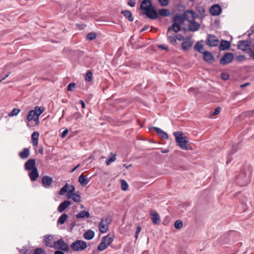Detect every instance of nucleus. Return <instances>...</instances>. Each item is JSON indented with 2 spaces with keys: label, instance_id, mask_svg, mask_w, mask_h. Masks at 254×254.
<instances>
[{
  "label": "nucleus",
  "instance_id": "nucleus-52",
  "mask_svg": "<svg viewBox=\"0 0 254 254\" xmlns=\"http://www.w3.org/2000/svg\"><path fill=\"white\" fill-rule=\"evenodd\" d=\"M222 78L224 80H227L229 78V75L227 73H222L221 74Z\"/></svg>",
  "mask_w": 254,
  "mask_h": 254
},
{
  "label": "nucleus",
  "instance_id": "nucleus-30",
  "mask_svg": "<svg viewBox=\"0 0 254 254\" xmlns=\"http://www.w3.org/2000/svg\"><path fill=\"white\" fill-rule=\"evenodd\" d=\"M76 217L77 218H89L90 214L88 211L85 210L81 211L76 215Z\"/></svg>",
  "mask_w": 254,
  "mask_h": 254
},
{
  "label": "nucleus",
  "instance_id": "nucleus-1",
  "mask_svg": "<svg viewBox=\"0 0 254 254\" xmlns=\"http://www.w3.org/2000/svg\"><path fill=\"white\" fill-rule=\"evenodd\" d=\"M173 135L175 137L176 142L179 147L183 150H188V140L187 137L184 135L183 132H174Z\"/></svg>",
  "mask_w": 254,
  "mask_h": 254
},
{
  "label": "nucleus",
  "instance_id": "nucleus-36",
  "mask_svg": "<svg viewBox=\"0 0 254 254\" xmlns=\"http://www.w3.org/2000/svg\"><path fill=\"white\" fill-rule=\"evenodd\" d=\"M116 156L115 154L113 153H111L110 156L106 161V164L107 165H109L111 163L116 160Z\"/></svg>",
  "mask_w": 254,
  "mask_h": 254
},
{
  "label": "nucleus",
  "instance_id": "nucleus-46",
  "mask_svg": "<svg viewBox=\"0 0 254 254\" xmlns=\"http://www.w3.org/2000/svg\"><path fill=\"white\" fill-rule=\"evenodd\" d=\"M108 247L107 246L105 245V243H103V242H101V243L99 244V245L98 247V250L99 251H103L105 250Z\"/></svg>",
  "mask_w": 254,
  "mask_h": 254
},
{
  "label": "nucleus",
  "instance_id": "nucleus-31",
  "mask_svg": "<svg viewBox=\"0 0 254 254\" xmlns=\"http://www.w3.org/2000/svg\"><path fill=\"white\" fill-rule=\"evenodd\" d=\"M249 177V176H247L246 175H244V174L240 175L237 177V180L238 181L242 180L243 182V185H245L248 182Z\"/></svg>",
  "mask_w": 254,
  "mask_h": 254
},
{
  "label": "nucleus",
  "instance_id": "nucleus-45",
  "mask_svg": "<svg viewBox=\"0 0 254 254\" xmlns=\"http://www.w3.org/2000/svg\"><path fill=\"white\" fill-rule=\"evenodd\" d=\"M183 226V222L181 220H177L175 222L174 227L176 229H180Z\"/></svg>",
  "mask_w": 254,
  "mask_h": 254
},
{
  "label": "nucleus",
  "instance_id": "nucleus-11",
  "mask_svg": "<svg viewBox=\"0 0 254 254\" xmlns=\"http://www.w3.org/2000/svg\"><path fill=\"white\" fill-rule=\"evenodd\" d=\"M183 18L189 22L193 21L195 18L194 13L192 10H187L184 13Z\"/></svg>",
  "mask_w": 254,
  "mask_h": 254
},
{
  "label": "nucleus",
  "instance_id": "nucleus-54",
  "mask_svg": "<svg viewBox=\"0 0 254 254\" xmlns=\"http://www.w3.org/2000/svg\"><path fill=\"white\" fill-rule=\"evenodd\" d=\"M220 112V108L219 107L216 108L214 111L211 114V116H214L218 115Z\"/></svg>",
  "mask_w": 254,
  "mask_h": 254
},
{
  "label": "nucleus",
  "instance_id": "nucleus-59",
  "mask_svg": "<svg viewBox=\"0 0 254 254\" xmlns=\"http://www.w3.org/2000/svg\"><path fill=\"white\" fill-rule=\"evenodd\" d=\"M81 116V115L80 113H78V112H77V113H75V114H74L72 116V117L75 119H78V118H80Z\"/></svg>",
  "mask_w": 254,
  "mask_h": 254
},
{
  "label": "nucleus",
  "instance_id": "nucleus-55",
  "mask_svg": "<svg viewBox=\"0 0 254 254\" xmlns=\"http://www.w3.org/2000/svg\"><path fill=\"white\" fill-rule=\"evenodd\" d=\"M127 4L131 7H133L135 4V0H128Z\"/></svg>",
  "mask_w": 254,
  "mask_h": 254
},
{
  "label": "nucleus",
  "instance_id": "nucleus-14",
  "mask_svg": "<svg viewBox=\"0 0 254 254\" xmlns=\"http://www.w3.org/2000/svg\"><path fill=\"white\" fill-rule=\"evenodd\" d=\"M238 48L242 51H246L250 48L249 42L248 41H240L238 43Z\"/></svg>",
  "mask_w": 254,
  "mask_h": 254
},
{
  "label": "nucleus",
  "instance_id": "nucleus-9",
  "mask_svg": "<svg viewBox=\"0 0 254 254\" xmlns=\"http://www.w3.org/2000/svg\"><path fill=\"white\" fill-rule=\"evenodd\" d=\"M143 14L146 15L148 18L152 19H155L157 18L158 17L157 12L153 6H151V8L143 11Z\"/></svg>",
  "mask_w": 254,
  "mask_h": 254
},
{
  "label": "nucleus",
  "instance_id": "nucleus-39",
  "mask_svg": "<svg viewBox=\"0 0 254 254\" xmlns=\"http://www.w3.org/2000/svg\"><path fill=\"white\" fill-rule=\"evenodd\" d=\"M158 13L162 16H167L170 14L169 10L166 9H161L158 11Z\"/></svg>",
  "mask_w": 254,
  "mask_h": 254
},
{
  "label": "nucleus",
  "instance_id": "nucleus-18",
  "mask_svg": "<svg viewBox=\"0 0 254 254\" xmlns=\"http://www.w3.org/2000/svg\"><path fill=\"white\" fill-rule=\"evenodd\" d=\"M53 181V179L48 176H44L42 178V183L45 187H48L50 186L52 183Z\"/></svg>",
  "mask_w": 254,
  "mask_h": 254
},
{
  "label": "nucleus",
  "instance_id": "nucleus-16",
  "mask_svg": "<svg viewBox=\"0 0 254 254\" xmlns=\"http://www.w3.org/2000/svg\"><path fill=\"white\" fill-rule=\"evenodd\" d=\"M200 27V24L193 20L190 22L189 30L190 31L195 32L199 30Z\"/></svg>",
  "mask_w": 254,
  "mask_h": 254
},
{
  "label": "nucleus",
  "instance_id": "nucleus-43",
  "mask_svg": "<svg viewBox=\"0 0 254 254\" xmlns=\"http://www.w3.org/2000/svg\"><path fill=\"white\" fill-rule=\"evenodd\" d=\"M20 110L17 109V108H14L13 109L10 113L8 114L9 117H13L15 116H16L18 114V113L20 112Z\"/></svg>",
  "mask_w": 254,
  "mask_h": 254
},
{
  "label": "nucleus",
  "instance_id": "nucleus-64",
  "mask_svg": "<svg viewBox=\"0 0 254 254\" xmlns=\"http://www.w3.org/2000/svg\"><path fill=\"white\" fill-rule=\"evenodd\" d=\"M38 152L41 154V155H43V148L42 146H40L39 149H38Z\"/></svg>",
  "mask_w": 254,
  "mask_h": 254
},
{
  "label": "nucleus",
  "instance_id": "nucleus-21",
  "mask_svg": "<svg viewBox=\"0 0 254 254\" xmlns=\"http://www.w3.org/2000/svg\"><path fill=\"white\" fill-rule=\"evenodd\" d=\"M203 59L207 62H211L214 60V57L211 53L208 51H205L202 53Z\"/></svg>",
  "mask_w": 254,
  "mask_h": 254
},
{
  "label": "nucleus",
  "instance_id": "nucleus-63",
  "mask_svg": "<svg viewBox=\"0 0 254 254\" xmlns=\"http://www.w3.org/2000/svg\"><path fill=\"white\" fill-rule=\"evenodd\" d=\"M79 103L81 105V106H82V108H85V104L84 103V102H83V101L80 100L79 101Z\"/></svg>",
  "mask_w": 254,
  "mask_h": 254
},
{
  "label": "nucleus",
  "instance_id": "nucleus-28",
  "mask_svg": "<svg viewBox=\"0 0 254 254\" xmlns=\"http://www.w3.org/2000/svg\"><path fill=\"white\" fill-rule=\"evenodd\" d=\"M113 238L112 237L110 236V235H109L104 237L102 238V241L103 242V243H105V245L108 247L113 242Z\"/></svg>",
  "mask_w": 254,
  "mask_h": 254
},
{
  "label": "nucleus",
  "instance_id": "nucleus-37",
  "mask_svg": "<svg viewBox=\"0 0 254 254\" xmlns=\"http://www.w3.org/2000/svg\"><path fill=\"white\" fill-rule=\"evenodd\" d=\"M70 198H72V200L75 202H79L81 201V196L78 193H75L71 195Z\"/></svg>",
  "mask_w": 254,
  "mask_h": 254
},
{
  "label": "nucleus",
  "instance_id": "nucleus-56",
  "mask_svg": "<svg viewBox=\"0 0 254 254\" xmlns=\"http://www.w3.org/2000/svg\"><path fill=\"white\" fill-rule=\"evenodd\" d=\"M27 120L28 122H30L32 121V110L29 111Z\"/></svg>",
  "mask_w": 254,
  "mask_h": 254
},
{
  "label": "nucleus",
  "instance_id": "nucleus-22",
  "mask_svg": "<svg viewBox=\"0 0 254 254\" xmlns=\"http://www.w3.org/2000/svg\"><path fill=\"white\" fill-rule=\"evenodd\" d=\"M230 47V43L226 40H221L219 45V49L224 51L229 49Z\"/></svg>",
  "mask_w": 254,
  "mask_h": 254
},
{
  "label": "nucleus",
  "instance_id": "nucleus-25",
  "mask_svg": "<svg viewBox=\"0 0 254 254\" xmlns=\"http://www.w3.org/2000/svg\"><path fill=\"white\" fill-rule=\"evenodd\" d=\"M181 25H177L176 23H174L171 27H169L168 28V32L171 33L172 31L175 32H178L181 30Z\"/></svg>",
  "mask_w": 254,
  "mask_h": 254
},
{
  "label": "nucleus",
  "instance_id": "nucleus-15",
  "mask_svg": "<svg viewBox=\"0 0 254 254\" xmlns=\"http://www.w3.org/2000/svg\"><path fill=\"white\" fill-rule=\"evenodd\" d=\"M152 6L150 0H143L140 4V8L144 11Z\"/></svg>",
  "mask_w": 254,
  "mask_h": 254
},
{
  "label": "nucleus",
  "instance_id": "nucleus-27",
  "mask_svg": "<svg viewBox=\"0 0 254 254\" xmlns=\"http://www.w3.org/2000/svg\"><path fill=\"white\" fill-rule=\"evenodd\" d=\"M78 181L82 186H86L89 182V180L84 175H81L78 178Z\"/></svg>",
  "mask_w": 254,
  "mask_h": 254
},
{
  "label": "nucleus",
  "instance_id": "nucleus-32",
  "mask_svg": "<svg viewBox=\"0 0 254 254\" xmlns=\"http://www.w3.org/2000/svg\"><path fill=\"white\" fill-rule=\"evenodd\" d=\"M39 136V133L37 131H34L33 132V145L37 146L38 144V138Z\"/></svg>",
  "mask_w": 254,
  "mask_h": 254
},
{
  "label": "nucleus",
  "instance_id": "nucleus-49",
  "mask_svg": "<svg viewBox=\"0 0 254 254\" xmlns=\"http://www.w3.org/2000/svg\"><path fill=\"white\" fill-rule=\"evenodd\" d=\"M85 79L87 81H90L92 79V73L91 71L88 70L86 74Z\"/></svg>",
  "mask_w": 254,
  "mask_h": 254
},
{
  "label": "nucleus",
  "instance_id": "nucleus-58",
  "mask_svg": "<svg viewBox=\"0 0 254 254\" xmlns=\"http://www.w3.org/2000/svg\"><path fill=\"white\" fill-rule=\"evenodd\" d=\"M158 48H159L160 49H162L163 50H168V47L167 46L164 45H160L158 46Z\"/></svg>",
  "mask_w": 254,
  "mask_h": 254
},
{
  "label": "nucleus",
  "instance_id": "nucleus-8",
  "mask_svg": "<svg viewBox=\"0 0 254 254\" xmlns=\"http://www.w3.org/2000/svg\"><path fill=\"white\" fill-rule=\"evenodd\" d=\"M206 44L210 47L217 46L219 43L218 39L214 35L208 34L206 41Z\"/></svg>",
  "mask_w": 254,
  "mask_h": 254
},
{
  "label": "nucleus",
  "instance_id": "nucleus-51",
  "mask_svg": "<svg viewBox=\"0 0 254 254\" xmlns=\"http://www.w3.org/2000/svg\"><path fill=\"white\" fill-rule=\"evenodd\" d=\"M75 84L73 82L70 83L67 86V90L72 91V89L75 87Z\"/></svg>",
  "mask_w": 254,
  "mask_h": 254
},
{
  "label": "nucleus",
  "instance_id": "nucleus-26",
  "mask_svg": "<svg viewBox=\"0 0 254 254\" xmlns=\"http://www.w3.org/2000/svg\"><path fill=\"white\" fill-rule=\"evenodd\" d=\"M94 232L92 230H89L84 233L83 237L86 240H90L94 238Z\"/></svg>",
  "mask_w": 254,
  "mask_h": 254
},
{
  "label": "nucleus",
  "instance_id": "nucleus-23",
  "mask_svg": "<svg viewBox=\"0 0 254 254\" xmlns=\"http://www.w3.org/2000/svg\"><path fill=\"white\" fill-rule=\"evenodd\" d=\"M167 39L168 42L172 45L175 46L177 44V40L175 36V34H172L167 32Z\"/></svg>",
  "mask_w": 254,
  "mask_h": 254
},
{
  "label": "nucleus",
  "instance_id": "nucleus-3",
  "mask_svg": "<svg viewBox=\"0 0 254 254\" xmlns=\"http://www.w3.org/2000/svg\"><path fill=\"white\" fill-rule=\"evenodd\" d=\"M53 246V248H54L55 249L62 250L65 252H68L69 250L68 246L62 239L56 240L54 242V246Z\"/></svg>",
  "mask_w": 254,
  "mask_h": 254
},
{
  "label": "nucleus",
  "instance_id": "nucleus-20",
  "mask_svg": "<svg viewBox=\"0 0 254 254\" xmlns=\"http://www.w3.org/2000/svg\"><path fill=\"white\" fill-rule=\"evenodd\" d=\"M45 111V108L44 107L36 106L33 110V115L39 117Z\"/></svg>",
  "mask_w": 254,
  "mask_h": 254
},
{
  "label": "nucleus",
  "instance_id": "nucleus-12",
  "mask_svg": "<svg viewBox=\"0 0 254 254\" xmlns=\"http://www.w3.org/2000/svg\"><path fill=\"white\" fill-rule=\"evenodd\" d=\"M192 45V43L190 41V38H185L182 43V48L185 51H188Z\"/></svg>",
  "mask_w": 254,
  "mask_h": 254
},
{
  "label": "nucleus",
  "instance_id": "nucleus-33",
  "mask_svg": "<svg viewBox=\"0 0 254 254\" xmlns=\"http://www.w3.org/2000/svg\"><path fill=\"white\" fill-rule=\"evenodd\" d=\"M68 215L65 213L63 214L58 219V223L64 224L67 218Z\"/></svg>",
  "mask_w": 254,
  "mask_h": 254
},
{
  "label": "nucleus",
  "instance_id": "nucleus-34",
  "mask_svg": "<svg viewBox=\"0 0 254 254\" xmlns=\"http://www.w3.org/2000/svg\"><path fill=\"white\" fill-rule=\"evenodd\" d=\"M122 13H123L124 15L126 18H127L129 21H132L133 20L132 14L130 11L127 10L122 11Z\"/></svg>",
  "mask_w": 254,
  "mask_h": 254
},
{
  "label": "nucleus",
  "instance_id": "nucleus-62",
  "mask_svg": "<svg viewBox=\"0 0 254 254\" xmlns=\"http://www.w3.org/2000/svg\"><path fill=\"white\" fill-rule=\"evenodd\" d=\"M54 254H64V252L62 250H57L54 252Z\"/></svg>",
  "mask_w": 254,
  "mask_h": 254
},
{
  "label": "nucleus",
  "instance_id": "nucleus-61",
  "mask_svg": "<svg viewBox=\"0 0 254 254\" xmlns=\"http://www.w3.org/2000/svg\"><path fill=\"white\" fill-rule=\"evenodd\" d=\"M247 116H249L250 117H253L254 114V110L253 111H249L247 113H246Z\"/></svg>",
  "mask_w": 254,
  "mask_h": 254
},
{
  "label": "nucleus",
  "instance_id": "nucleus-35",
  "mask_svg": "<svg viewBox=\"0 0 254 254\" xmlns=\"http://www.w3.org/2000/svg\"><path fill=\"white\" fill-rule=\"evenodd\" d=\"M184 18L180 16H176L174 19V23H176L177 25H182L184 23Z\"/></svg>",
  "mask_w": 254,
  "mask_h": 254
},
{
  "label": "nucleus",
  "instance_id": "nucleus-41",
  "mask_svg": "<svg viewBox=\"0 0 254 254\" xmlns=\"http://www.w3.org/2000/svg\"><path fill=\"white\" fill-rule=\"evenodd\" d=\"M26 170H32V158L29 159L25 164Z\"/></svg>",
  "mask_w": 254,
  "mask_h": 254
},
{
  "label": "nucleus",
  "instance_id": "nucleus-60",
  "mask_svg": "<svg viewBox=\"0 0 254 254\" xmlns=\"http://www.w3.org/2000/svg\"><path fill=\"white\" fill-rule=\"evenodd\" d=\"M68 130L67 129H65L62 133L61 136L62 138L64 137L67 134Z\"/></svg>",
  "mask_w": 254,
  "mask_h": 254
},
{
  "label": "nucleus",
  "instance_id": "nucleus-42",
  "mask_svg": "<svg viewBox=\"0 0 254 254\" xmlns=\"http://www.w3.org/2000/svg\"><path fill=\"white\" fill-rule=\"evenodd\" d=\"M121 184L122 190L124 191L127 190L128 187L127 182L124 180H122L121 181Z\"/></svg>",
  "mask_w": 254,
  "mask_h": 254
},
{
  "label": "nucleus",
  "instance_id": "nucleus-50",
  "mask_svg": "<svg viewBox=\"0 0 254 254\" xmlns=\"http://www.w3.org/2000/svg\"><path fill=\"white\" fill-rule=\"evenodd\" d=\"M160 5L162 6H166L169 4V0H158Z\"/></svg>",
  "mask_w": 254,
  "mask_h": 254
},
{
  "label": "nucleus",
  "instance_id": "nucleus-57",
  "mask_svg": "<svg viewBox=\"0 0 254 254\" xmlns=\"http://www.w3.org/2000/svg\"><path fill=\"white\" fill-rule=\"evenodd\" d=\"M28 250L26 248H23V249L19 250V252L21 254H27Z\"/></svg>",
  "mask_w": 254,
  "mask_h": 254
},
{
  "label": "nucleus",
  "instance_id": "nucleus-44",
  "mask_svg": "<svg viewBox=\"0 0 254 254\" xmlns=\"http://www.w3.org/2000/svg\"><path fill=\"white\" fill-rule=\"evenodd\" d=\"M196 10L200 16H204L205 15V10L203 7L199 6L196 8Z\"/></svg>",
  "mask_w": 254,
  "mask_h": 254
},
{
  "label": "nucleus",
  "instance_id": "nucleus-19",
  "mask_svg": "<svg viewBox=\"0 0 254 254\" xmlns=\"http://www.w3.org/2000/svg\"><path fill=\"white\" fill-rule=\"evenodd\" d=\"M151 219L152 222L156 224H159L160 222V219L158 214L155 211H151L150 212Z\"/></svg>",
  "mask_w": 254,
  "mask_h": 254
},
{
  "label": "nucleus",
  "instance_id": "nucleus-24",
  "mask_svg": "<svg viewBox=\"0 0 254 254\" xmlns=\"http://www.w3.org/2000/svg\"><path fill=\"white\" fill-rule=\"evenodd\" d=\"M30 155V149L28 148H25L23 151L19 153V157L22 159H25L28 158Z\"/></svg>",
  "mask_w": 254,
  "mask_h": 254
},
{
  "label": "nucleus",
  "instance_id": "nucleus-47",
  "mask_svg": "<svg viewBox=\"0 0 254 254\" xmlns=\"http://www.w3.org/2000/svg\"><path fill=\"white\" fill-rule=\"evenodd\" d=\"M33 121L34 122L35 125L33 126L35 127L38 126L40 124L39 117L33 115Z\"/></svg>",
  "mask_w": 254,
  "mask_h": 254
},
{
  "label": "nucleus",
  "instance_id": "nucleus-29",
  "mask_svg": "<svg viewBox=\"0 0 254 254\" xmlns=\"http://www.w3.org/2000/svg\"><path fill=\"white\" fill-rule=\"evenodd\" d=\"M35 160L33 159V181L36 180L39 176L37 168L35 166Z\"/></svg>",
  "mask_w": 254,
  "mask_h": 254
},
{
  "label": "nucleus",
  "instance_id": "nucleus-13",
  "mask_svg": "<svg viewBox=\"0 0 254 254\" xmlns=\"http://www.w3.org/2000/svg\"><path fill=\"white\" fill-rule=\"evenodd\" d=\"M71 204V202L69 200H65L62 202L58 207V211L60 213L64 211Z\"/></svg>",
  "mask_w": 254,
  "mask_h": 254
},
{
  "label": "nucleus",
  "instance_id": "nucleus-48",
  "mask_svg": "<svg viewBox=\"0 0 254 254\" xmlns=\"http://www.w3.org/2000/svg\"><path fill=\"white\" fill-rule=\"evenodd\" d=\"M96 37V34L94 32H90L87 35V38L89 40H93Z\"/></svg>",
  "mask_w": 254,
  "mask_h": 254
},
{
  "label": "nucleus",
  "instance_id": "nucleus-17",
  "mask_svg": "<svg viewBox=\"0 0 254 254\" xmlns=\"http://www.w3.org/2000/svg\"><path fill=\"white\" fill-rule=\"evenodd\" d=\"M151 128L155 130L162 139H168V136L164 131L157 127H152Z\"/></svg>",
  "mask_w": 254,
  "mask_h": 254
},
{
  "label": "nucleus",
  "instance_id": "nucleus-7",
  "mask_svg": "<svg viewBox=\"0 0 254 254\" xmlns=\"http://www.w3.org/2000/svg\"><path fill=\"white\" fill-rule=\"evenodd\" d=\"M233 59V54L231 53H227L222 57L220 60V64L221 65H224L232 63Z\"/></svg>",
  "mask_w": 254,
  "mask_h": 254
},
{
  "label": "nucleus",
  "instance_id": "nucleus-2",
  "mask_svg": "<svg viewBox=\"0 0 254 254\" xmlns=\"http://www.w3.org/2000/svg\"><path fill=\"white\" fill-rule=\"evenodd\" d=\"M87 247L86 242L82 240H77L70 245L71 249L75 252H82Z\"/></svg>",
  "mask_w": 254,
  "mask_h": 254
},
{
  "label": "nucleus",
  "instance_id": "nucleus-38",
  "mask_svg": "<svg viewBox=\"0 0 254 254\" xmlns=\"http://www.w3.org/2000/svg\"><path fill=\"white\" fill-rule=\"evenodd\" d=\"M203 46L199 42H197L194 46V49L199 53H202Z\"/></svg>",
  "mask_w": 254,
  "mask_h": 254
},
{
  "label": "nucleus",
  "instance_id": "nucleus-5",
  "mask_svg": "<svg viewBox=\"0 0 254 254\" xmlns=\"http://www.w3.org/2000/svg\"><path fill=\"white\" fill-rule=\"evenodd\" d=\"M111 222L109 218H103L101 220L98 225V228L101 233H105L109 230V225Z\"/></svg>",
  "mask_w": 254,
  "mask_h": 254
},
{
  "label": "nucleus",
  "instance_id": "nucleus-10",
  "mask_svg": "<svg viewBox=\"0 0 254 254\" xmlns=\"http://www.w3.org/2000/svg\"><path fill=\"white\" fill-rule=\"evenodd\" d=\"M209 11L212 15L217 16L221 13L222 9L219 5L214 4L210 7Z\"/></svg>",
  "mask_w": 254,
  "mask_h": 254
},
{
  "label": "nucleus",
  "instance_id": "nucleus-6",
  "mask_svg": "<svg viewBox=\"0 0 254 254\" xmlns=\"http://www.w3.org/2000/svg\"><path fill=\"white\" fill-rule=\"evenodd\" d=\"M56 241L55 236L54 235H46L43 236V241L45 246L53 248L54 243Z\"/></svg>",
  "mask_w": 254,
  "mask_h": 254
},
{
  "label": "nucleus",
  "instance_id": "nucleus-53",
  "mask_svg": "<svg viewBox=\"0 0 254 254\" xmlns=\"http://www.w3.org/2000/svg\"><path fill=\"white\" fill-rule=\"evenodd\" d=\"M175 38H176V40L178 39L179 41H181V40H183L184 41V40L185 39L181 34H175Z\"/></svg>",
  "mask_w": 254,
  "mask_h": 254
},
{
  "label": "nucleus",
  "instance_id": "nucleus-4",
  "mask_svg": "<svg viewBox=\"0 0 254 254\" xmlns=\"http://www.w3.org/2000/svg\"><path fill=\"white\" fill-rule=\"evenodd\" d=\"M75 188L73 186L71 185L69 186L67 183L65 184V185L59 191V194L61 195H64L66 192H67L66 197L69 199L71 198V195H72L74 193Z\"/></svg>",
  "mask_w": 254,
  "mask_h": 254
},
{
  "label": "nucleus",
  "instance_id": "nucleus-40",
  "mask_svg": "<svg viewBox=\"0 0 254 254\" xmlns=\"http://www.w3.org/2000/svg\"><path fill=\"white\" fill-rule=\"evenodd\" d=\"M33 254H47V253L44 249L38 248L34 250Z\"/></svg>",
  "mask_w": 254,
  "mask_h": 254
}]
</instances>
